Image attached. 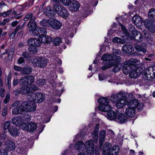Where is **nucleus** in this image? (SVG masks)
<instances>
[{"instance_id":"9b49d317","label":"nucleus","mask_w":155,"mask_h":155,"mask_svg":"<svg viewBox=\"0 0 155 155\" xmlns=\"http://www.w3.org/2000/svg\"><path fill=\"white\" fill-rule=\"evenodd\" d=\"M47 32V31L45 28H37L34 33L35 34V35L38 37L40 39L45 38Z\"/></svg>"},{"instance_id":"69168bd1","label":"nucleus","mask_w":155,"mask_h":155,"mask_svg":"<svg viewBox=\"0 0 155 155\" xmlns=\"http://www.w3.org/2000/svg\"><path fill=\"white\" fill-rule=\"evenodd\" d=\"M63 5H66L68 6L70 3V0H61Z\"/></svg>"},{"instance_id":"ea45409f","label":"nucleus","mask_w":155,"mask_h":155,"mask_svg":"<svg viewBox=\"0 0 155 155\" xmlns=\"http://www.w3.org/2000/svg\"><path fill=\"white\" fill-rule=\"evenodd\" d=\"M28 19H30V21H33V20L35 19V17L32 13H28L26 15L24 20L26 21Z\"/></svg>"},{"instance_id":"1a4fd4ad","label":"nucleus","mask_w":155,"mask_h":155,"mask_svg":"<svg viewBox=\"0 0 155 155\" xmlns=\"http://www.w3.org/2000/svg\"><path fill=\"white\" fill-rule=\"evenodd\" d=\"M56 12L54 8L53 9L48 7L44 9V13L47 17L49 18L54 17Z\"/></svg>"},{"instance_id":"423d86ee","label":"nucleus","mask_w":155,"mask_h":155,"mask_svg":"<svg viewBox=\"0 0 155 155\" xmlns=\"http://www.w3.org/2000/svg\"><path fill=\"white\" fill-rule=\"evenodd\" d=\"M37 126V124L36 123L31 122L28 123H25L22 125L23 129L25 130H27L32 132L36 130Z\"/></svg>"},{"instance_id":"49530a36","label":"nucleus","mask_w":155,"mask_h":155,"mask_svg":"<svg viewBox=\"0 0 155 155\" xmlns=\"http://www.w3.org/2000/svg\"><path fill=\"white\" fill-rule=\"evenodd\" d=\"M125 96L129 102L128 103V104H130V102L133 100L134 98V96L131 93L127 94H125Z\"/></svg>"},{"instance_id":"9d476101","label":"nucleus","mask_w":155,"mask_h":155,"mask_svg":"<svg viewBox=\"0 0 155 155\" xmlns=\"http://www.w3.org/2000/svg\"><path fill=\"white\" fill-rule=\"evenodd\" d=\"M101 59L104 61L103 64H113L114 65V62L112 61V55L108 54H104L102 56Z\"/></svg>"},{"instance_id":"338daca9","label":"nucleus","mask_w":155,"mask_h":155,"mask_svg":"<svg viewBox=\"0 0 155 155\" xmlns=\"http://www.w3.org/2000/svg\"><path fill=\"white\" fill-rule=\"evenodd\" d=\"M10 98V95L9 94H6L5 99L4 100L3 102L5 104H7L8 102H9Z\"/></svg>"},{"instance_id":"774afa93","label":"nucleus","mask_w":155,"mask_h":155,"mask_svg":"<svg viewBox=\"0 0 155 155\" xmlns=\"http://www.w3.org/2000/svg\"><path fill=\"white\" fill-rule=\"evenodd\" d=\"M0 155H8V152L4 149L0 150Z\"/></svg>"},{"instance_id":"a211bd4d","label":"nucleus","mask_w":155,"mask_h":155,"mask_svg":"<svg viewBox=\"0 0 155 155\" xmlns=\"http://www.w3.org/2000/svg\"><path fill=\"white\" fill-rule=\"evenodd\" d=\"M35 99H34L35 102L40 103L42 102L45 99V95L41 93H36L35 94Z\"/></svg>"},{"instance_id":"6ab92c4d","label":"nucleus","mask_w":155,"mask_h":155,"mask_svg":"<svg viewBox=\"0 0 155 155\" xmlns=\"http://www.w3.org/2000/svg\"><path fill=\"white\" fill-rule=\"evenodd\" d=\"M25 111V108L23 106L22 103L20 106L14 108L12 110V113L14 115L21 114Z\"/></svg>"},{"instance_id":"aec40b11","label":"nucleus","mask_w":155,"mask_h":155,"mask_svg":"<svg viewBox=\"0 0 155 155\" xmlns=\"http://www.w3.org/2000/svg\"><path fill=\"white\" fill-rule=\"evenodd\" d=\"M147 45L145 43H142L140 45H136L134 46V48L138 51L142 52L145 53L147 52L146 48Z\"/></svg>"},{"instance_id":"bb28decb","label":"nucleus","mask_w":155,"mask_h":155,"mask_svg":"<svg viewBox=\"0 0 155 155\" xmlns=\"http://www.w3.org/2000/svg\"><path fill=\"white\" fill-rule=\"evenodd\" d=\"M123 66L122 69L124 73L125 74H130L131 71L133 69L132 68L131 66L129 65L128 64H122Z\"/></svg>"},{"instance_id":"58836bf2","label":"nucleus","mask_w":155,"mask_h":155,"mask_svg":"<svg viewBox=\"0 0 155 155\" xmlns=\"http://www.w3.org/2000/svg\"><path fill=\"white\" fill-rule=\"evenodd\" d=\"M117 96L119 100H124V97H125L126 100H127V99L125 96V93L123 91H120L117 94Z\"/></svg>"},{"instance_id":"bf43d9fd","label":"nucleus","mask_w":155,"mask_h":155,"mask_svg":"<svg viewBox=\"0 0 155 155\" xmlns=\"http://www.w3.org/2000/svg\"><path fill=\"white\" fill-rule=\"evenodd\" d=\"M37 83L39 86H42L46 84L45 80L44 79H39L37 82Z\"/></svg>"},{"instance_id":"4be33fe9","label":"nucleus","mask_w":155,"mask_h":155,"mask_svg":"<svg viewBox=\"0 0 155 155\" xmlns=\"http://www.w3.org/2000/svg\"><path fill=\"white\" fill-rule=\"evenodd\" d=\"M138 60L136 59L131 58L129 60L126 61L124 62V64H128L131 66L132 68L138 67L136 65L137 63L138 62Z\"/></svg>"},{"instance_id":"13d9d810","label":"nucleus","mask_w":155,"mask_h":155,"mask_svg":"<svg viewBox=\"0 0 155 155\" xmlns=\"http://www.w3.org/2000/svg\"><path fill=\"white\" fill-rule=\"evenodd\" d=\"M45 41H43V39L41 40L42 42L48 44L49 43H50L51 41L52 42L53 38H52L51 37H47V38L45 37Z\"/></svg>"},{"instance_id":"e2e57ef3","label":"nucleus","mask_w":155,"mask_h":155,"mask_svg":"<svg viewBox=\"0 0 155 155\" xmlns=\"http://www.w3.org/2000/svg\"><path fill=\"white\" fill-rule=\"evenodd\" d=\"M12 11L11 10H10L5 12H2L1 14L0 15L1 16H2L4 17H6L9 15L12 12Z\"/></svg>"},{"instance_id":"680f3d73","label":"nucleus","mask_w":155,"mask_h":155,"mask_svg":"<svg viewBox=\"0 0 155 155\" xmlns=\"http://www.w3.org/2000/svg\"><path fill=\"white\" fill-rule=\"evenodd\" d=\"M92 140L93 141V144L94 145V152H95V155H99L100 154V150L101 149V147L102 146H101L100 145V149L99 148L98 149H95V150L94 149V141L93 140Z\"/></svg>"},{"instance_id":"4d7b16f0","label":"nucleus","mask_w":155,"mask_h":155,"mask_svg":"<svg viewBox=\"0 0 155 155\" xmlns=\"http://www.w3.org/2000/svg\"><path fill=\"white\" fill-rule=\"evenodd\" d=\"M22 56L27 60H29L30 58L29 53L28 52L24 51L22 53Z\"/></svg>"},{"instance_id":"6e6d98bb","label":"nucleus","mask_w":155,"mask_h":155,"mask_svg":"<svg viewBox=\"0 0 155 155\" xmlns=\"http://www.w3.org/2000/svg\"><path fill=\"white\" fill-rule=\"evenodd\" d=\"M26 77L27 78L28 81V84H32L34 82L35 78L34 77L32 76H26Z\"/></svg>"},{"instance_id":"5fc2aeb1","label":"nucleus","mask_w":155,"mask_h":155,"mask_svg":"<svg viewBox=\"0 0 155 155\" xmlns=\"http://www.w3.org/2000/svg\"><path fill=\"white\" fill-rule=\"evenodd\" d=\"M29 85L30 88H31V93L38 90L39 89L38 87L35 84H31Z\"/></svg>"},{"instance_id":"f704fd0d","label":"nucleus","mask_w":155,"mask_h":155,"mask_svg":"<svg viewBox=\"0 0 155 155\" xmlns=\"http://www.w3.org/2000/svg\"><path fill=\"white\" fill-rule=\"evenodd\" d=\"M61 42L62 39L60 37H56L53 38V44L55 46L59 45Z\"/></svg>"},{"instance_id":"79ce46f5","label":"nucleus","mask_w":155,"mask_h":155,"mask_svg":"<svg viewBox=\"0 0 155 155\" xmlns=\"http://www.w3.org/2000/svg\"><path fill=\"white\" fill-rule=\"evenodd\" d=\"M140 103V102L137 99H134L133 100H132L131 102H130V106H132V105H133V107L135 108L136 106H138Z\"/></svg>"},{"instance_id":"0eeeda50","label":"nucleus","mask_w":155,"mask_h":155,"mask_svg":"<svg viewBox=\"0 0 155 155\" xmlns=\"http://www.w3.org/2000/svg\"><path fill=\"white\" fill-rule=\"evenodd\" d=\"M86 150L87 155H94V150L93 141L91 140L85 142Z\"/></svg>"},{"instance_id":"4c0bfd02","label":"nucleus","mask_w":155,"mask_h":155,"mask_svg":"<svg viewBox=\"0 0 155 155\" xmlns=\"http://www.w3.org/2000/svg\"><path fill=\"white\" fill-rule=\"evenodd\" d=\"M11 121H5L3 125V129L5 131L7 130H8L9 131V129H10L11 127Z\"/></svg>"},{"instance_id":"4468645a","label":"nucleus","mask_w":155,"mask_h":155,"mask_svg":"<svg viewBox=\"0 0 155 155\" xmlns=\"http://www.w3.org/2000/svg\"><path fill=\"white\" fill-rule=\"evenodd\" d=\"M12 122L14 124L17 126H19L21 125L22 128V124H25L23 123L24 120L22 116H18L12 119Z\"/></svg>"},{"instance_id":"a19ab883","label":"nucleus","mask_w":155,"mask_h":155,"mask_svg":"<svg viewBox=\"0 0 155 155\" xmlns=\"http://www.w3.org/2000/svg\"><path fill=\"white\" fill-rule=\"evenodd\" d=\"M20 84L21 85H27L28 84L27 78L26 76L21 78L19 80Z\"/></svg>"},{"instance_id":"c03bdc74","label":"nucleus","mask_w":155,"mask_h":155,"mask_svg":"<svg viewBox=\"0 0 155 155\" xmlns=\"http://www.w3.org/2000/svg\"><path fill=\"white\" fill-rule=\"evenodd\" d=\"M121 61V58L120 56L112 55V61L114 62V64L116 62Z\"/></svg>"},{"instance_id":"de8ad7c7","label":"nucleus","mask_w":155,"mask_h":155,"mask_svg":"<svg viewBox=\"0 0 155 155\" xmlns=\"http://www.w3.org/2000/svg\"><path fill=\"white\" fill-rule=\"evenodd\" d=\"M28 51L33 54H36L37 52L38 49L35 48V47H29L28 48Z\"/></svg>"},{"instance_id":"2f4dec72","label":"nucleus","mask_w":155,"mask_h":155,"mask_svg":"<svg viewBox=\"0 0 155 155\" xmlns=\"http://www.w3.org/2000/svg\"><path fill=\"white\" fill-rule=\"evenodd\" d=\"M135 40L139 42L142 41L143 40V37L141 34V33L139 31H137L133 35Z\"/></svg>"},{"instance_id":"e433bc0d","label":"nucleus","mask_w":155,"mask_h":155,"mask_svg":"<svg viewBox=\"0 0 155 155\" xmlns=\"http://www.w3.org/2000/svg\"><path fill=\"white\" fill-rule=\"evenodd\" d=\"M148 16L151 19L155 21V9H151L148 12Z\"/></svg>"},{"instance_id":"cd10ccee","label":"nucleus","mask_w":155,"mask_h":155,"mask_svg":"<svg viewBox=\"0 0 155 155\" xmlns=\"http://www.w3.org/2000/svg\"><path fill=\"white\" fill-rule=\"evenodd\" d=\"M124 98V99L119 100L116 103V105L118 108H121L127 104L128 105V103L129 102L128 101L126 100L125 97Z\"/></svg>"},{"instance_id":"f03ea898","label":"nucleus","mask_w":155,"mask_h":155,"mask_svg":"<svg viewBox=\"0 0 155 155\" xmlns=\"http://www.w3.org/2000/svg\"><path fill=\"white\" fill-rule=\"evenodd\" d=\"M143 77L146 80H151L155 77V70L153 67H150L144 71Z\"/></svg>"},{"instance_id":"2eb2a0df","label":"nucleus","mask_w":155,"mask_h":155,"mask_svg":"<svg viewBox=\"0 0 155 155\" xmlns=\"http://www.w3.org/2000/svg\"><path fill=\"white\" fill-rule=\"evenodd\" d=\"M131 107L130 106V104H128V108L126 110V113L128 117H133L135 114V109L134 107H133V105Z\"/></svg>"},{"instance_id":"c9c22d12","label":"nucleus","mask_w":155,"mask_h":155,"mask_svg":"<svg viewBox=\"0 0 155 155\" xmlns=\"http://www.w3.org/2000/svg\"><path fill=\"white\" fill-rule=\"evenodd\" d=\"M111 146L110 143H106L103 147V151L111 153Z\"/></svg>"},{"instance_id":"dca6fc26","label":"nucleus","mask_w":155,"mask_h":155,"mask_svg":"<svg viewBox=\"0 0 155 155\" xmlns=\"http://www.w3.org/2000/svg\"><path fill=\"white\" fill-rule=\"evenodd\" d=\"M132 21L137 26H139L142 25L143 20L140 16L134 15L132 18Z\"/></svg>"},{"instance_id":"603ef678","label":"nucleus","mask_w":155,"mask_h":155,"mask_svg":"<svg viewBox=\"0 0 155 155\" xmlns=\"http://www.w3.org/2000/svg\"><path fill=\"white\" fill-rule=\"evenodd\" d=\"M103 64L105 65L101 68L103 70H105L108 68L113 67L114 65V64Z\"/></svg>"},{"instance_id":"f3484780","label":"nucleus","mask_w":155,"mask_h":155,"mask_svg":"<svg viewBox=\"0 0 155 155\" xmlns=\"http://www.w3.org/2000/svg\"><path fill=\"white\" fill-rule=\"evenodd\" d=\"M69 9L71 12H76L79 9L80 6L79 3L75 1L70 2Z\"/></svg>"},{"instance_id":"052dcab7","label":"nucleus","mask_w":155,"mask_h":155,"mask_svg":"<svg viewBox=\"0 0 155 155\" xmlns=\"http://www.w3.org/2000/svg\"><path fill=\"white\" fill-rule=\"evenodd\" d=\"M18 64L21 65H24L25 64V60L23 57H20L18 60Z\"/></svg>"},{"instance_id":"8fccbe9b","label":"nucleus","mask_w":155,"mask_h":155,"mask_svg":"<svg viewBox=\"0 0 155 155\" xmlns=\"http://www.w3.org/2000/svg\"><path fill=\"white\" fill-rule=\"evenodd\" d=\"M119 150L120 148L119 146L118 145H115L111 148V153L113 151H114V154H115L116 153H117L118 154Z\"/></svg>"},{"instance_id":"c85d7f7f","label":"nucleus","mask_w":155,"mask_h":155,"mask_svg":"<svg viewBox=\"0 0 155 155\" xmlns=\"http://www.w3.org/2000/svg\"><path fill=\"white\" fill-rule=\"evenodd\" d=\"M8 131L11 135L13 137L17 136L20 134L17 128L14 127H12L10 129H9Z\"/></svg>"},{"instance_id":"7ed1b4c3","label":"nucleus","mask_w":155,"mask_h":155,"mask_svg":"<svg viewBox=\"0 0 155 155\" xmlns=\"http://www.w3.org/2000/svg\"><path fill=\"white\" fill-rule=\"evenodd\" d=\"M54 8L58 15L64 18H66L68 16L69 13L67 10L62 5H59L54 6Z\"/></svg>"},{"instance_id":"3c124183","label":"nucleus","mask_w":155,"mask_h":155,"mask_svg":"<svg viewBox=\"0 0 155 155\" xmlns=\"http://www.w3.org/2000/svg\"><path fill=\"white\" fill-rule=\"evenodd\" d=\"M128 28L129 31L131 32L133 35L137 31L135 30L134 26L133 25H129L128 27Z\"/></svg>"},{"instance_id":"473e14b6","label":"nucleus","mask_w":155,"mask_h":155,"mask_svg":"<svg viewBox=\"0 0 155 155\" xmlns=\"http://www.w3.org/2000/svg\"><path fill=\"white\" fill-rule=\"evenodd\" d=\"M32 69L30 66L25 67L21 71V73L24 75H28L31 74L32 71Z\"/></svg>"},{"instance_id":"20e7f679","label":"nucleus","mask_w":155,"mask_h":155,"mask_svg":"<svg viewBox=\"0 0 155 155\" xmlns=\"http://www.w3.org/2000/svg\"><path fill=\"white\" fill-rule=\"evenodd\" d=\"M47 60L44 58L39 57L33 61L34 66L40 68H44L47 64Z\"/></svg>"},{"instance_id":"39448f33","label":"nucleus","mask_w":155,"mask_h":155,"mask_svg":"<svg viewBox=\"0 0 155 155\" xmlns=\"http://www.w3.org/2000/svg\"><path fill=\"white\" fill-rule=\"evenodd\" d=\"M22 105L25 108V110H27L29 112L34 111L36 109V105L34 101H27L24 102Z\"/></svg>"},{"instance_id":"7c9ffc66","label":"nucleus","mask_w":155,"mask_h":155,"mask_svg":"<svg viewBox=\"0 0 155 155\" xmlns=\"http://www.w3.org/2000/svg\"><path fill=\"white\" fill-rule=\"evenodd\" d=\"M106 134V131L104 130H101L100 131L99 143L101 146H102Z\"/></svg>"},{"instance_id":"f8f14e48","label":"nucleus","mask_w":155,"mask_h":155,"mask_svg":"<svg viewBox=\"0 0 155 155\" xmlns=\"http://www.w3.org/2000/svg\"><path fill=\"white\" fill-rule=\"evenodd\" d=\"M49 25L52 28L55 30H58L61 28V23L59 21L55 19H52L50 20Z\"/></svg>"},{"instance_id":"412c9836","label":"nucleus","mask_w":155,"mask_h":155,"mask_svg":"<svg viewBox=\"0 0 155 155\" xmlns=\"http://www.w3.org/2000/svg\"><path fill=\"white\" fill-rule=\"evenodd\" d=\"M29 85H24L20 88L21 93L23 94H28L31 93V90L30 88Z\"/></svg>"},{"instance_id":"a18cd8bd","label":"nucleus","mask_w":155,"mask_h":155,"mask_svg":"<svg viewBox=\"0 0 155 155\" xmlns=\"http://www.w3.org/2000/svg\"><path fill=\"white\" fill-rule=\"evenodd\" d=\"M113 42L120 44H124L125 41L124 40L117 37H115L113 40Z\"/></svg>"},{"instance_id":"72a5a7b5","label":"nucleus","mask_w":155,"mask_h":155,"mask_svg":"<svg viewBox=\"0 0 155 155\" xmlns=\"http://www.w3.org/2000/svg\"><path fill=\"white\" fill-rule=\"evenodd\" d=\"M85 144L84 143L81 141H78L75 145V148L78 150H83L84 149Z\"/></svg>"},{"instance_id":"09e8293b","label":"nucleus","mask_w":155,"mask_h":155,"mask_svg":"<svg viewBox=\"0 0 155 155\" xmlns=\"http://www.w3.org/2000/svg\"><path fill=\"white\" fill-rule=\"evenodd\" d=\"M122 64H119L115 65L113 69V71L114 72H117L120 71L121 68Z\"/></svg>"},{"instance_id":"0e129e2a","label":"nucleus","mask_w":155,"mask_h":155,"mask_svg":"<svg viewBox=\"0 0 155 155\" xmlns=\"http://www.w3.org/2000/svg\"><path fill=\"white\" fill-rule=\"evenodd\" d=\"M92 137H93L94 140H95V142L96 143H97V141H98V133H95L93 132L92 134Z\"/></svg>"},{"instance_id":"f257e3e1","label":"nucleus","mask_w":155,"mask_h":155,"mask_svg":"<svg viewBox=\"0 0 155 155\" xmlns=\"http://www.w3.org/2000/svg\"><path fill=\"white\" fill-rule=\"evenodd\" d=\"M101 105L99 106L98 108L99 110L104 112H108L111 109V107L109 104V100L108 98L101 97L98 100Z\"/></svg>"},{"instance_id":"b1692460","label":"nucleus","mask_w":155,"mask_h":155,"mask_svg":"<svg viewBox=\"0 0 155 155\" xmlns=\"http://www.w3.org/2000/svg\"><path fill=\"white\" fill-rule=\"evenodd\" d=\"M133 50V48L131 45H124L122 48V51L125 54L130 53Z\"/></svg>"},{"instance_id":"6e6552de","label":"nucleus","mask_w":155,"mask_h":155,"mask_svg":"<svg viewBox=\"0 0 155 155\" xmlns=\"http://www.w3.org/2000/svg\"><path fill=\"white\" fill-rule=\"evenodd\" d=\"M142 71L140 67L134 68L130 73V77L132 78H137L140 76Z\"/></svg>"},{"instance_id":"5701e85b","label":"nucleus","mask_w":155,"mask_h":155,"mask_svg":"<svg viewBox=\"0 0 155 155\" xmlns=\"http://www.w3.org/2000/svg\"><path fill=\"white\" fill-rule=\"evenodd\" d=\"M5 146L6 149L8 150H12L15 149V146L14 142L11 140L6 141Z\"/></svg>"},{"instance_id":"a878e982","label":"nucleus","mask_w":155,"mask_h":155,"mask_svg":"<svg viewBox=\"0 0 155 155\" xmlns=\"http://www.w3.org/2000/svg\"><path fill=\"white\" fill-rule=\"evenodd\" d=\"M117 115L116 112L111 110L108 112L107 115V118L110 120H115Z\"/></svg>"},{"instance_id":"864d4df0","label":"nucleus","mask_w":155,"mask_h":155,"mask_svg":"<svg viewBox=\"0 0 155 155\" xmlns=\"http://www.w3.org/2000/svg\"><path fill=\"white\" fill-rule=\"evenodd\" d=\"M110 100L113 102L116 103L119 100L117 95L115 94H113L110 97Z\"/></svg>"},{"instance_id":"393cba45","label":"nucleus","mask_w":155,"mask_h":155,"mask_svg":"<svg viewBox=\"0 0 155 155\" xmlns=\"http://www.w3.org/2000/svg\"><path fill=\"white\" fill-rule=\"evenodd\" d=\"M30 25V26L29 28V30L30 32H31L32 33H34L36 30L37 25L35 20L33 21H30L28 25V26Z\"/></svg>"},{"instance_id":"ddd939ff","label":"nucleus","mask_w":155,"mask_h":155,"mask_svg":"<svg viewBox=\"0 0 155 155\" xmlns=\"http://www.w3.org/2000/svg\"><path fill=\"white\" fill-rule=\"evenodd\" d=\"M27 43L29 46L35 47L39 46L41 44L40 40L35 38L29 39L27 41Z\"/></svg>"},{"instance_id":"c756f323","label":"nucleus","mask_w":155,"mask_h":155,"mask_svg":"<svg viewBox=\"0 0 155 155\" xmlns=\"http://www.w3.org/2000/svg\"><path fill=\"white\" fill-rule=\"evenodd\" d=\"M117 119L119 122L124 123L127 121L128 117L125 114H120L118 116Z\"/></svg>"},{"instance_id":"37998d69","label":"nucleus","mask_w":155,"mask_h":155,"mask_svg":"<svg viewBox=\"0 0 155 155\" xmlns=\"http://www.w3.org/2000/svg\"><path fill=\"white\" fill-rule=\"evenodd\" d=\"M50 20L43 19L40 22V24L42 26H48L49 25V21H50Z\"/></svg>"}]
</instances>
